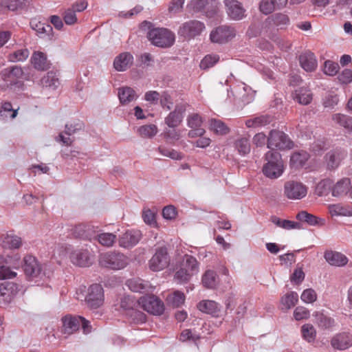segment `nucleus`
Segmentation results:
<instances>
[{"instance_id": "1", "label": "nucleus", "mask_w": 352, "mask_h": 352, "mask_svg": "<svg viewBox=\"0 0 352 352\" xmlns=\"http://www.w3.org/2000/svg\"><path fill=\"white\" fill-rule=\"evenodd\" d=\"M98 263L102 267L112 270H120L128 265L129 259L121 252L108 251L99 255Z\"/></svg>"}, {"instance_id": "2", "label": "nucleus", "mask_w": 352, "mask_h": 352, "mask_svg": "<svg viewBox=\"0 0 352 352\" xmlns=\"http://www.w3.org/2000/svg\"><path fill=\"white\" fill-rule=\"evenodd\" d=\"M265 159L266 163L263 167V174L270 179L279 177L284 171L283 162L280 153L270 151L265 154Z\"/></svg>"}, {"instance_id": "3", "label": "nucleus", "mask_w": 352, "mask_h": 352, "mask_svg": "<svg viewBox=\"0 0 352 352\" xmlns=\"http://www.w3.org/2000/svg\"><path fill=\"white\" fill-rule=\"evenodd\" d=\"M147 37L154 45L160 47H169L175 42L174 34L166 28H153L148 32Z\"/></svg>"}, {"instance_id": "4", "label": "nucleus", "mask_w": 352, "mask_h": 352, "mask_svg": "<svg viewBox=\"0 0 352 352\" xmlns=\"http://www.w3.org/2000/svg\"><path fill=\"white\" fill-rule=\"evenodd\" d=\"M294 142L285 133L272 130L267 138V147L278 150L291 149L294 147Z\"/></svg>"}, {"instance_id": "5", "label": "nucleus", "mask_w": 352, "mask_h": 352, "mask_svg": "<svg viewBox=\"0 0 352 352\" xmlns=\"http://www.w3.org/2000/svg\"><path fill=\"white\" fill-rule=\"evenodd\" d=\"M290 23L289 16L281 12L272 14L267 17L263 23V31L267 34H271L274 29L285 30Z\"/></svg>"}, {"instance_id": "6", "label": "nucleus", "mask_w": 352, "mask_h": 352, "mask_svg": "<svg viewBox=\"0 0 352 352\" xmlns=\"http://www.w3.org/2000/svg\"><path fill=\"white\" fill-rule=\"evenodd\" d=\"M138 302L144 310L151 314L160 316L164 311V302L154 295L143 296Z\"/></svg>"}, {"instance_id": "7", "label": "nucleus", "mask_w": 352, "mask_h": 352, "mask_svg": "<svg viewBox=\"0 0 352 352\" xmlns=\"http://www.w3.org/2000/svg\"><path fill=\"white\" fill-rule=\"evenodd\" d=\"M236 35L234 28L224 25L213 29L210 34V38L212 43L225 44L232 41Z\"/></svg>"}, {"instance_id": "8", "label": "nucleus", "mask_w": 352, "mask_h": 352, "mask_svg": "<svg viewBox=\"0 0 352 352\" xmlns=\"http://www.w3.org/2000/svg\"><path fill=\"white\" fill-rule=\"evenodd\" d=\"M307 190L305 184L296 181H288L284 185V194L289 199H302L306 197Z\"/></svg>"}, {"instance_id": "9", "label": "nucleus", "mask_w": 352, "mask_h": 352, "mask_svg": "<svg viewBox=\"0 0 352 352\" xmlns=\"http://www.w3.org/2000/svg\"><path fill=\"white\" fill-rule=\"evenodd\" d=\"M170 257L166 248H157L149 261V268L153 272L162 271L168 266Z\"/></svg>"}, {"instance_id": "10", "label": "nucleus", "mask_w": 352, "mask_h": 352, "mask_svg": "<svg viewBox=\"0 0 352 352\" xmlns=\"http://www.w3.org/2000/svg\"><path fill=\"white\" fill-rule=\"evenodd\" d=\"M254 93V91L250 86L243 82H239L231 91L234 100L243 104H248L253 100Z\"/></svg>"}, {"instance_id": "11", "label": "nucleus", "mask_w": 352, "mask_h": 352, "mask_svg": "<svg viewBox=\"0 0 352 352\" xmlns=\"http://www.w3.org/2000/svg\"><path fill=\"white\" fill-rule=\"evenodd\" d=\"M85 302L91 309H97L102 305L104 302V292L100 285L94 284L88 288Z\"/></svg>"}, {"instance_id": "12", "label": "nucleus", "mask_w": 352, "mask_h": 352, "mask_svg": "<svg viewBox=\"0 0 352 352\" xmlns=\"http://www.w3.org/2000/svg\"><path fill=\"white\" fill-rule=\"evenodd\" d=\"M205 29L202 22L196 20L189 21L183 23L178 30V34L185 38H193L198 36Z\"/></svg>"}, {"instance_id": "13", "label": "nucleus", "mask_w": 352, "mask_h": 352, "mask_svg": "<svg viewBox=\"0 0 352 352\" xmlns=\"http://www.w3.org/2000/svg\"><path fill=\"white\" fill-rule=\"evenodd\" d=\"M228 16L232 20L239 21L245 17V10L236 0H224Z\"/></svg>"}, {"instance_id": "14", "label": "nucleus", "mask_w": 352, "mask_h": 352, "mask_svg": "<svg viewBox=\"0 0 352 352\" xmlns=\"http://www.w3.org/2000/svg\"><path fill=\"white\" fill-rule=\"evenodd\" d=\"M188 126L192 129L188 132V137L195 138L202 136L205 133V130L201 128L202 119L197 113H192L187 118Z\"/></svg>"}, {"instance_id": "15", "label": "nucleus", "mask_w": 352, "mask_h": 352, "mask_svg": "<svg viewBox=\"0 0 352 352\" xmlns=\"http://www.w3.org/2000/svg\"><path fill=\"white\" fill-rule=\"evenodd\" d=\"M345 156L346 153L344 151L340 148L329 151L324 157L327 168L329 170L336 168Z\"/></svg>"}, {"instance_id": "16", "label": "nucleus", "mask_w": 352, "mask_h": 352, "mask_svg": "<svg viewBox=\"0 0 352 352\" xmlns=\"http://www.w3.org/2000/svg\"><path fill=\"white\" fill-rule=\"evenodd\" d=\"M72 263L80 267H87L91 264V258L87 250H76L70 254Z\"/></svg>"}, {"instance_id": "17", "label": "nucleus", "mask_w": 352, "mask_h": 352, "mask_svg": "<svg viewBox=\"0 0 352 352\" xmlns=\"http://www.w3.org/2000/svg\"><path fill=\"white\" fill-rule=\"evenodd\" d=\"M23 71L20 67L13 66L3 69L0 72V78L8 85H12L22 76Z\"/></svg>"}, {"instance_id": "18", "label": "nucleus", "mask_w": 352, "mask_h": 352, "mask_svg": "<svg viewBox=\"0 0 352 352\" xmlns=\"http://www.w3.org/2000/svg\"><path fill=\"white\" fill-rule=\"evenodd\" d=\"M81 316H65L62 318L63 329L62 331L65 334L71 335L78 330L80 325Z\"/></svg>"}, {"instance_id": "19", "label": "nucleus", "mask_w": 352, "mask_h": 352, "mask_svg": "<svg viewBox=\"0 0 352 352\" xmlns=\"http://www.w3.org/2000/svg\"><path fill=\"white\" fill-rule=\"evenodd\" d=\"M142 237L139 230H127L119 239V244L123 248H130L136 245Z\"/></svg>"}, {"instance_id": "20", "label": "nucleus", "mask_w": 352, "mask_h": 352, "mask_svg": "<svg viewBox=\"0 0 352 352\" xmlns=\"http://www.w3.org/2000/svg\"><path fill=\"white\" fill-rule=\"evenodd\" d=\"M299 62L302 68L307 72H311L317 68L318 63L315 55L309 52H305L299 56Z\"/></svg>"}, {"instance_id": "21", "label": "nucleus", "mask_w": 352, "mask_h": 352, "mask_svg": "<svg viewBox=\"0 0 352 352\" xmlns=\"http://www.w3.org/2000/svg\"><path fill=\"white\" fill-rule=\"evenodd\" d=\"M133 63V56L129 52H123L116 57L113 67L118 72H124L129 69Z\"/></svg>"}, {"instance_id": "22", "label": "nucleus", "mask_w": 352, "mask_h": 352, "mask_svg": "<svg viewBox=\"0 0 352 352\" xmlns=\"http://www.w3.org/2000/svg\"><path fill=\"white\" fill-rule=\"evenodd\" d=\"M331 343L334 349L345 350L352 346V336L346 333L337 334Z\"/></svg>"}, {"instance_id": "23", "label": "nucleus", "mask_w": 352, "mask_h": 352, "mask_svg": "<svg viewBox=\"0 0 352 352\" xmlns=\"http://www.w3.org/2000/svg\"><path fill=\"white\" fill-rule=\"evenodd\" d=\"M184 108L177 105L174 111H171L165 118V123L170 128L178 126L183 120Z\"/></svg>"}, {"instance_id": "24", "label": "nucleus", "mask_w": 352, "mask_h": 352, "mask_svg": "<svg viewBox=\"0 0 352 352\" xmlns=\"http://www.w3.org/2000/svg\"><path fill=\"white\" fill-rule=\"evenodd\" d=\"M18 291V285L14 283L6 281L0 285V296L6 302H10Z\"/></svg>"}, {"instance_id": "25", "label": "nucleus", "mask_w": 352, "mask_h": 352, "mask_svg": "<svg viewBox=\"0 0 352 352\" xmlns=\"http://www.w3.org/2000/svg\"><path fill=\"white\" fill-rule=\"evenodd\" d=\"M23 267L25 274L31 276H37L41 270L38 261L32 256L25 257Z\"/></svg>"}, {"instance_id": "26", "label": "nucleus", "mask_w": 352, "mask_h": 352, "mask_svg": "<svg viewBox=\"0 0 352 352\" xmlns=\"http://www.w3.org/2000/svg\"><path fill=\"white\" fill-rule=\"evenodd\" d=\"M126 285L133 292L144 293L149 292L152 287L147 281L139 278H133L128 280Z\"/></svg>"}, {"instance_id": "27", "label": "nucleus", "mask_w": 352, "mask_h": 352, "mask_svg": "<svg viewBox=\"0 0 352 352\" xmlns=\"http://www.w3.org/2000/svg\"><path fill=\"white\" fill-rule=\"evenodd\" d=\"M324 258L326 261L331 265L344 266L347 263V258L340 252L334 251H327L324 253Z\"/></svg>"}, {"instance_id": "28", "label": "nucleus", "mask_w": 352, "mask_h": 352, "mask_svg": "<svg viewBox=\"0 0 352 352\" xmlns=\"http://www.w3.org/2000/svg\"><path fill=\"white\" fill-rule=\"evenodd\" d=\"M0 245L4 248L18 249L22 245V240L16 235L6 234L0 237Z\"/></svg>"}, {"instance_id": "29", "label": "nucleus", "mask_w": 352, "mask_h": 352, "mask_svg": "<svg viewBox=\"0 0 352 352\" xmlns=\"http://www.w3.org/2000/svg\"><path fill=\"white\" fill-rule=\"evenodd\" d=\"M197 308L199 311L211 314L214 316H218L220 311V307L213 300H202L197 305Z\"/></svg>"}, {"instance_id": "30", "label": "nucleus", "mask_w": 352, "mask_h": 352, "mask_svg": "<svg viewBox=\"0 0 352 352\" xmlns=\"http://www.w3.org/2000/svg\"><path fill=\"white\" fill-rule=\"evenodd\" d=\"M31 62L34 67L38 70H46L50 67L45 54L41 52H35L31 57Z\"/></svg>"}, {"instance_id": "31", "label": "nucleus", "mask_w": 352, "mask_h": 352, "mask_svg": "<svg viewBox=\"0 0 352 352\" xmlns=\"http://www.w3.org/2000/svg\"><path fill=\"white\" fill-rule=\"evenodd\" d=\"M118 97L122 104H127L138 98L135 91L129 87H123L118 89Z\"/></svg>"}, {"instance_id": "32", "label": "nucleus", "mask_w": 352, "mask_h": 352, "mask_svg": "<svg viewBox=\"0 0 352 352\" xmlns=\"http://www.w3.org/2000/svg\"><path fill=\"white\" fill-rule=\"evenodd\" d=\"M351 187V179L349 178H342L333 187L332 195L334 197L344 195L349 192Z\"/></svg>"}, {"instance_id": "33", "label": "nucleus", "mask_w": 352, "mask_h": 352, "mask_svg": "<svg viewBox=\"0 0 352 352\" xmlns=\"http://www.w3.org/2000/svg\"><path fill=\"white\" fill-rule=\"evenodd\" d=\"M309 155L305 151H300L294 153L290 158V164L295 168H298L303 166L308 159Z\"/></svg>"}, {"instance_id": "34", "label": "nucleus", "mask_w": 352, "mask_h": 352, "mask_svg": "<svg viewBox=\"0 0 352 352\" xmlns=\"http://www.w3.org/2000/svg\"><path fill=\"white\" fill-rule=\"evenodd\" d=\"M333 122L344 128L349 132L352 133V118L342 113H335L332 115Z\"/></svg>"}, {"instance_id": "35", "label": "nucleus", "mask_w": 352, "mask_h": 352, "mask_svg": "<svg viewBox=\"0 0 352 352\" xmlns=\"http://www.w3.org/2000/svg\"><path fill=\"white\" fill-rule=\"evenodd\" d=\"M314 316L315 318L316 324L321 329H330L335 325L334 319L324 315L323 313L316 312Z\"/></svg>"}, {"instance_id": "36", "label": "nucleus", "mask_w": 352, "mask_h": 352, "mask_svg": "<svg viewBox=\"0 0 352 352\" xmlns=\"http://www.w3.org/2000/svg\"><path fill=\"white\" fill-rule=\"evenodd\" d=\"M294 99L299 104L307 105L311 102L312 94L309 89L300 87L295 90Z\"/></svg>"}, {"instance_id": "37", "label": "nucleus", "mask_w": 352, "mask_h": 352, "mask_svg": "<svg viewBox=\"0 0 352 352\" xmlns=\"http://www.w3.org/2000/svg\"><path fill=\"white\" fill-rule=\"evenodd\" d=\"M182 267L186 268V270L193 276L199 272L198 262L195 258L190 255H185L180 265Z\"/></svg>"}, {"instance_id": "38", "label": "nucleus", "mask_w": 352, "mask_h": 352, "mask_svg": "<svg viewBox=\"0 0 352 352\" xmlns=\"http://www.w3.org/2000/svg\"><path fill=\"white\" fill-rule=\"evenodd\" d=\"M204 286L208 289L214 288L218 283V276L213 270H207L202 276Z\"/></svg>"}, {"instance_id": "39", "label": "nucleus", "mask_w": 352, "mask_h": 352, "mask_svg": "<svg viewBox=\"0 0 352 352\" xmlns=\"http://www.w3.org/2000/svg\"><path fill=\"white\" fill-rule=\"evenodd\" d=\"M271 221L273 223L276 225L277 226L286 229H300L301 225L298 222H295L289 220L281 219L276 216H273L271 217Z\"/></svg>"}, {"instance_id": "40", "label": "nucleus", "mask_w": 352, "mask_h": 352, "mask_svg": "<svg viewBox=\"0 0 352 352\" xmlns=\"http://www.w3.org/2000/svg\"><path fill=\"white\" fill-rule=\"evenodd\" d=\"M41 84L43 87L54 90L60 83L56 75L52 72H49L41 79Z\"/></svg>"}, {"instance_id": "41", "label": "nucleus", "mask_w": 352, "mask_h": 352, "mask_svg": "<svg viewBox=\"0 0 352 352\" xmlns=\"http://www.w3.org/2000/svg\"><path fill=\"white\" fill-rule=\"evenodd\" d=\"M296 219L302 222L307 223L309 226L318 225L320 221H322V219L305 210L299 212L296 215Z\"/></svg>"}, {"instance_id": "42", "label": "nucleus", "mask_w": 352, "mask_h": 352, "mask_svg": "<svg viewBox=\"0 0 352 352\" xmlns=\"http://www.w3.org/2000/svg\"><path fill=\"white\" fill-rule=\"evenodd\" d=\"M139 135L144 138H151L158 132V129L155 124H150L141 126L138 128Z\"/></svg>"}, {"instance_id": "43", "label": "nucleus", "mask_w": 352, "mask_h": 352, "mask_svg": "<svg viewBox=\"0 0 352 352\" xmlns=\"http://www.w3.org/2000/svg\"><path fill=\"white\" fill-rule=\"evenodd\" d=\"M210 129L219 135H226L229 132V128L220 120L211 119Z\"/></svg>"}, {"instance_id": "44", "label": "nucleus", "mask_w": 352, "mask_h": 352, "mask_svg": "<svg viewBox=\"0 0 352 352\" xmlns=\"http://www.w3.org/2000/svg\"><path fill=\"white\" fill-rule=\"evenodd\" d=\"M329 210L331 215L352 216V209L346 208L340 204L330 205L329 206Z\"/></svg>"}, {"instance_id": "45", "label": "nucleus", "mask_w": 352, "mask_h": 352, "mask_svg": "<svg viewBox=\"0 0 352 352\" xmlns=\"http://www.w3.org/2000/svg\"><path fill=\"white\" fill-rule=\"evenodd\" d=\"M298 300V295L296 292H291L285 295L281 299V304L286 310L294 307Z\"/></svg>"}, {"instance_id": "46", "label": "nucleus", "mask_w": 352, "mask_h": 352, "mask_svg": "<svg viewBox=\"0 0 352 352\" xmlns=\"http://www.w3.org/2000/svg\"><path fill=\"white\" fill-rule=\"evenodd\" d=\"M116 235L113 233L104 232L97 235L96 240L100 244L106 247H111L116 240Z\"/></svg>"}, {"instance_id": "47", "label": "nucleus", "mask_w": 352, "mask_h": 352, "mask_svg": "<svg viewBox=\"0 0 352 352\" xmlns=\"http://www.w3.org/2000/svg\"><path fill=\"white\" fill-rule=\"evenodd\" d=\"M168 302L174 307H178L185 301V296L183 292L175 291L167 296Z\"/></svg>"}, {"instance_id": "48", "label": "nucleus", "mask_w": 352, "mask_h": 352, "mask_svg": "<svg viewBox=\"0 0 352 352\" xmlns=\"http://www.w3.org/2000/svg\"><path fill=\"white\" fill-rule=\"evenodd\" d=\"M234 147L241 155H246L250 151V144L249 140L246 138H241L234 142Z\"/></svg>"}, {"instance_id": "49", "label": "nucleus", "mask_w": 352, "mask_h": 352, "mask_svg": "<svg viewBox=\"0 0 352 352\" xmlns=\"http://www.w3.org/2000/svg\"><path fill=\"white\" fill-rule=\"evenodd\" d=\"M301 333L303 338L309 342L314 341L316 338V331L312 324H305L302 325Z\"/></svg>"}, {"instance_id": "50", "label": "nucleus", "mask_w": 352, "mask_h": 352, "mask_svg": "<svg viewBox=\"0 0 352 352\" xmlns=\"http://www.w3.org/2000/svg\"><path fill=\"white\" fill-rule=\"evenodd\" d=\"M219 60V56L217 54H208L206 55L200 63V68L202 69H207L213 67Z\"/></svg>"}, {"instance_id": "51", "label": "nucleus", "mask_w": 352, "mask_h": 352, "mask_svg": "<svg viewBox=\"0 0 352 352\" xmlns=\"http://www.w3.org/2000/svg\"><path fill=\"white\" fill-rule=\"evenodd\" d=\"M192 276L186 270V268L182 267L175 272L174 280L179 284L187 283Z\"/></svg>"}, {"instance_id": "52", "label": "nucleus", "mask_w": 352, "mask_h": 352, "mask_svg": "<svg viewBox=\"0 0 352 352\" xmlns=\"http://www.w3.org/2000/svg\"><path fill=\"white\" fill-rule=\"evenodd\" d=\"M332 188V182L330 179H323L316 186V192L319 196H324L329 193Z\"/></svg>"}, {"instance_id": "53", "label": "nucleus", "mask_w": 352, "mask_h": 352, "mask_svg": "<svg viewBox=\"0 0 352 352\" xmlns=\"http://www.w3.org/2000/svg\"><path fill=\"white\" fill-rule=\"evenodd\" d=\"M31 25H32V28L36 30L40 36H44L45 35L49 36L52 32V28L49 24L38 22L34 26L33 22H31Z\"/></svg>"}, {"instance_id": "54", "label": "nucleus", "mask_w": 352, "mask_h": 352, "mask_svg": "<svg viewBox=\"0 0 352 352\" xmlns=\"http://www.w3.org/2000/svg\"><path fill=\"white\" fill-rule=\"evenodd\" d=\"M29 54L28 49L19 50L9 55V60L11 62L23 61L28 58Z\"/></svg>"}, {"instance_id": "55", "label": "nucleus", "mask_w": 352, "mask_h": 352, "mask_svg": "<svg viewBox=\"0 0 352 352\" xmlns=\"http://www.w3.org/2000/svg\"><path fill=\"white\" fill-rule=\"evenodd\" d=\"M82 128L83 124L82 122L79 120L70 122L65 125V130L64 133L70 136L77 131H80Z\"/></svg>"}, {"instance_id": "56", "label": "nucleus", "mask_w": 352, "mask_h": 352, "mask_svg": "<svg viewBox=\"0 0 352 352\" xmlns=\"http://www.w3.org/2000/svg\"><path fill=\"white\" fill-rule=\"evenodd\" d=\"M157 151L162 155L168 157L173 160H181L182 155L174 149H168L165 147L159 146Z\"/></svg>"}, {"instance_id": "57", "label": "nucleus", "mask_w": 352, "mask_h": 352, "mask_svg": "<svg viewBox=\"0 0 352 352\" xmlns=\"http://www.w3.org/2000/svg\"><path fill=\"white\" fill-rule=\"evenodd\" d=\"M160 104L164 109L166 111L170 110L173 107V101L170 95L164 91L160 96Z\"/></svg>"}, {"instance_id": "58", "label": "nucleus", "mask_w": 352, "mask_h": 352, "mask_svg": "<svg viewBox=\"0 0 352 352\" xmlns=\"http://www.w3.org/2000/svg\"><path fill=\"white\" fill-rule=\"evenodd\" d=\"M300 298L305 303H313L317 300V294L313 289H307L302 293Z\"/></svg>"}, {"instance_id": "59", "label": "nucleus", "mask_w": 352, "mask_h": 352, "mask_svg": "<svg viewBox=\"0 0 352 352\" xmlns=\"http://www.w3.org/2000/svg\"><path fill=\"white\" fill-rule=\"evenodd\" d=\"M135 305V300L129 296H124L120 301V307L126 311V313H129L134 309V306Z\"/></svg>"}, {"instance_id": "60", "label": "nucleus", "mask_w": 352, "mask_h": 352, "mask_svg": "<svg viewBox=\"0 0 352 352\" xmlns=\"http://www.w3.org/2000/svg\"><path fill=\"white\" fill-rule=\"evenodd\" d=\"M126 315L129 316L134 323H143L146 321V315L142 311L134 309L131 312L126 313Z\"/></svg>"}, {"instance_id": "61", "label": "nucleus", "mask_w": 352, "mask_h": 352, "mask_svg": "<svg viewBox=\"0 0 352 352\" xmlns=\"http://www.w3.org/2000/svg\"><path fill=\"white\" fill-rule=\"evenodd\" d=\"M259 9L265 14H270L276 10L272 0H262L259 4Z\"/></svg>"}, {"instance_id": "62", "label": "nucleus", "mask_w": 352, "mask_h": 352, "mask_svg": "<svg viewBox=\"0 0 352 352\" xmlns=\"http://www.w3.org/2000/svg\"><path fill=\"white\" fill-rule=\"evenodd\" d=\"M339 69V65L338 63L332 62L331 60H327L324 62V73L329 76L336 75Z\"/></svg>"}, {"instance_id": "63", "label": "nucleus", "mask_w": 352, "mask_h": 352, "mask_svg": "<svg viewBox=\"0 0 352 352\" xmlns=\"http://www.w3.org/2000/svg\"><path fill=\"white\" fill-rule=\"evenodd\" d=\"M327 147V143L323 140H317L311 146V150L316 155L320 154Z\"/></svg>"}, {"instance_id": "64", "label": "nucleus", "mask_w": 352, "mask_h": 352, "mask_svg": "<svg viewBox=\"0 0 352 352\" xmlns=\"http://www.w3.org/2000/svg\"><path fill=\"white\" fill-rule=\"evenodd\" d=\"M338 80L343 84H349L352 82V70L344 69L338 76Z\"/></svg>"}]
</instances>
